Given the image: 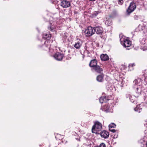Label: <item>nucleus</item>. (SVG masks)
<instances>
[{
  "label": "nucleus",
  "instance_id": "1",
  "mask_svg": "<svg viewBox=\"0 0 147 147\" xmlns=\"http://www.w3.org/2000/svg\"><path fill=\"white\" fill-rule=\"evenodd\" d=\"M102 128L101 124L98 122H96L92 126V131L93 133L98 134V132L100 131Z\"/></svg>",
  "mask_w": 147,
  "mask_h": 147
},
{
  "label": "nucleus",
  "instance_id": "2",
  "mask_svg": "<svg viewBox=\"0 0 147 147\" xmlns=\"http://www.w3.org/2000/svg\"><path fill=\"white\" fill-rule=\"evenodd\" d=\"M84 32L86 36H90L95 33L94 28L91 26H89L86 29Z\"/></svg>",
  "mask_w": 147,
  "mask_h": 147
},
{
  "label": "nucleus",
  "instance_id": "3",
  "mask_svg": "<svg viewBox=\"0 0 147 147\" xmlns=\"http://www.w3.org/2000/svg\"><path fill=\"white\" fill-rule=\"evenodd\" d=\"M136 8L135 3L132 2L130 4L127 10V12L128 15L134 11Z\"/></svg>",
  "mask_w": 147,
  "mask_h": 147
},
{
  "label": "nucleus",
  "instance_id": "4",
  "mask_svg": "<svg viewBox=\"0 0 147 147\" xmlns=\"http://www.w3.org/2000/svg\"><path fill=\"white\" fill-rule=\"evenodd\" d=\"M120 41L121 44L125 47H129L131 45V42L128 40L121 38H120Z\"/></svg>",
  "mask_w": 147,
  "mask_h": 147
},
{
  "label": "nucleus",
  "instance_id": "5",
  "mask_svg": "<svg viewBox=\"0 0 147 147\" xmlns=\"http://www.w3.org/2000/svg\"><path fill=\"white\" fill-rule=\"evenodd\" d=\"M64 55L63 54L58 52L54 55V57L57 60L61 61L63 59Z\"/></svg>",
  "mask_w": 147,
  "mask_h": 147
},
{
  "label": "nucleus",
  "instance_id": "6",
  "mask_svg": "<svg viewBox=\"0 0 147 147\" xmlns=\"http://www.w3.org/2000/svg\"><path fill=\"white\" fill-rule=\"evenodd\" d=\"M94 28L95 32H96L97 34H102L103 30L101 26H98Z\"/></svg>",
  "mask_w": 147,
  "mask_h": 147
},
{
  "label": "nucleus",
  "instance_id": "7",
  "mask_svg": "<svg viewBox=\"0 0 147 147\" xmlns=\"http://www.w3.org/2000/svg\"><path fill=\"white\" fill-rule=\"evenodd\" d=\"M70 5V2L64 0L62 1L61 3V5L63 8H67L69 7Z\"/></svg>",
  "mask_w": 147,
  "mask_h": 147
},
{
  "label": "nucleus",
  "instance_id": "8",
  "mask_svg": "<svg viewBox=\"0 0 147 147\" xmlns=\"http://www.w3.org/2000/svg\"><path fill=\"white\" fill-rule=\"evenodd\" d=\"M141 91V89L140 86H137L136 87L135 89V96L136 97H138L140 94Z\"/></svg>",
  "mask_w": 147,
  "mask_h": 147
},
{
  "label": "nucleus",
  "instance_id": "9",
  "mask_svg": "<svg viewBox=\"0 0 147 147\" xmlns=\"http://www.w3.org/2000/svg\"><path fill=\"white\" fill-rule=\"evenodd\" d=\"M45 44L43 45V49L46 51L49 50L50 49V45L48 41H46L44 43Z\"/></svg>",
  "mask_w": 147,
  "mask_h": 147
},
{
  "label": "nucleus",
  "instance_id": "10",
  "mask_svg": "<svg viewBox=\"0 0 147 147\" xmlns=\"http://www.w3.org/2000/svg\"><path fill=\"white\" fill-rule=\"evenodd\" d=\"M100 135L102 137L106 138L109 137V133L106 131H103L100 132Z\"/></svg>",
  "mask_w": 147,
  "mask_h": 147
},
{
  "label": "nucleus",
  "instance_id": "11",
  "mask_svg": "<svg viewBox=\"0 0 147 147\" xmlns=\"http://www.w3.org/2000/svg\"><path fill=\"white\" fill-rule=\"evenodd\" d=\"M89 66L92 68L97 65V61L96 59L91 60L89 64Z\"/></svg>",
  "mask_w": 147,
  "mask_h": 147
},
{
  "label": "nucleus",
  "instance_id": "12",
  "mask_svg": "<svg viewBox=\"0 0 147 147\" xmlns=\"http://www.w3.org/2000/svg\"><path fill=\"white\" fill-rule=\"evenodd\" d=\"M126 97L127 98H129L130 101L132 102H134L135 101V98L137 97H135V95L134 96H131L129 94H127L126 95Z\"/></svg>",
  "mask_w": 147,
  "mask_h": 147
},
{
  "label": "nucleus",
  "instance_id": "13",
  "mask_svg": "<svg viewBox=\"0 0 147 147\" xmlns=\"http://www.w3.org/2000/svg\"><path fill=\"white\" fill-rule=\"evenodd\" d=\"M51 36V34L49 33H44L43 35V38L45 39L49 40Z\"/></svg>",
  "mask_w": 147,
  "mask_h": 147
},
{
  "label": "nucleus",
  "instance_id": "14",
  "mask_svg": "<svg viewBox=\"0 0 147 147\" xmlns=\"http://www.w3.org/2000/svg\"><path fill=\"white\" fill-rule=\"evenodd\" d=\"M93 69L99 73H101L102 71V69L100 68L99 66L97 65L93 68Z\"/></svg>",
  "mask_w": 147,
  "mask_h": 147
},
{
  "label": "nucleus",
  "instance_id": "15",
  "mask_svg": "<svg viewBox=\"0 0 147 147\" xmlns=\"http://www.w3.org/2000/svg\"><path fill=\"white\" fill-rule=\"evenodd\" d=\"M82 45V42L81 41H78L76 42L74 45V47L76 49H80Z\"/></svg>",
  "mask_w": 147,
  "mask_h": 147
},
{
  "label": "nucleus",
  "instance_id": "16",
  "mask_svg": "<svg viewBox=\"0 0 147 147\" xmlns=\"http://www.w3.org/2000/svg\"><path fill=\"white\" fill-rule=\"evenodd\" d=\"M100 57L101 60L103 61H107L109 59V57L107 54H102L100 55Z\"/></svg>",
  "mask_w": 147,
  "mask_h": 147
},
{
  "label": "nucleus",
  "instance_id": "17",
  "mask_svg": "<svg viewBox=\"0 0 147 147\" xmlns=\"http://www.w3.org/2000/svg\"><path fill=\"white\" fill-rule=\"evenodd\" d=\"M102 13V12L100 10L94 11L92 14V17H95L97 16L99 14Z\"/></svg>",
  "mask_w": 147,
  "mask_h": 147
},
{
  "label": "nucleus",
  "instance_id": "18",
  "mask_svg": "<svg viewBox=\"0 0 147 147\" xmlns=\"http://www.w3.org/2000/svg\"><path fill=\"white\" fill-rule=\"evenodd\" d=\"M108 100L106 96L101 97L99 99V101L100 103H102L104 102H106Z\"/></svg>",
  "mask_w": 147,
  "mask_h": 147
},
{
  "label": "nucleus",
  "instance_id": "19",
  "mask_svg": "<svg viewBox=\"0 0 147 147\" xmlns=\"http://www.w3.org/2000/svg\"><path fill=\"white\" fill-rule=\"evenodd\" d=\"M142 108L140 107V105H138L136 108L134 109V110L135 111H137L138 113L140 112Z\"/></svg>",
  "mask_w": 147,
  "mask_h": 147
},
{
  "label": "nucleus",
  "instance_id": "20",
  "mask_svg": "<svg viewBox=\"0 0 147 147\" xmlns=\"http://www.w3.org/2000/svg\"><path fill=\"white\" fill-rule=\"evenodd\" d=\"M103 76L102 75H100L97 76L96 80L99 82H101L103 79Z\"/></svg>",
  "mask_w": 147,
  "mask_h": 147
},
{
  "label": "nucleus",
  "instance_id": "21",
  "mask_svg": "<svg viewBox=\"0 0 147 147\" xmlns=\"http://www.w3.org/2000/svg\"><path fill=\"white\" fill-rule=\"evenodd\" d=\"M139 143L141 144V147H143L145 144V142L144 139H140L139 142Z\"/></svg>",
  "mask_w": 147,
  "mask_h": 147
},
{
  "label": "nucleus",
  "instance_id": "22",
  "mask_svg": "<svg viewBox=\"0 0 147 147\" xmlns=\"http://www.w3.org/2000/svg\"><path fill=\"white\" fill-rule=\"evenodd\" d=\"M105 24L108 26L111 25L112 24V22L111 20L110 19H109L106 20L105 22Z\"/></svg>",
  "mask_w": 147,
  "mask_h": 147
},
{
  "label": "nucleus",
  "instance_id": "23",
  "mask_svg": "<svg viewBox=\"0 0 147 147\" xmlns=\"http://www.w3.org/2000/svg\"><path fill=\"white\" fill-rule=\"evenodd\" d=\"M107 107L106 106L104 107V111H105L106 112H109L110 111V109H109V107L108 106V105H107Z\"/></svg>",
  "mask_w": 147,
  "mask_h": 147
},
{
  "label": "nucleus",
  "instance_id": "24",
  "mask_svg": "<svg viewBox=\"0 0 147 147\" xmlns=\"http://www.w3.org/2000/svg\"><path fill=\"white\" fill-rule=\"evenodd\" d=\"M116 126V125L114 123H111L110 125H109V127L110 128H112L113 127H115Z\"/></svg>",
  "mask_w": 147,
  "mask_h": 147
},
{
  "label": "nucleus",
  "instance_id": "25",
  "mask_svg": "<svg viewBox=\"0 0 147 147\" xmlns=\"http://www.w3.org/2000/svg\"><path fill=\"white\" fill-rule=\"evenodd\" d=\"M48 28L51 31H55L54 27L53 26H51L50 27H48Z\"/></svg>",
  "mask_w": 147,
  "mask_h": 147
},
{
  "label": "nucleus",
  "instance_id": "26",
  "mask_svg": "<svg viewBox=\"0 0 147 147\" xmlns=\"http://www.w3.org/2000/svg\"><path fill=\"white\" fill-rule=\"evenodd\" d=\"M96 147H106L105 145L103 143H102L100 144V146H97Z\"/></svg>",
  "mask_w": 147,
  "mask_h": 147
},
{
  "label": "nucleus",
  "instance_id": "27",
  "mask_svg": "<svg viewBox=\"0 0 147 147\" xmlns=\"http://www.w3.org/2000/svg\"><path fill=\"white\" fill-rule=\"evenodd\" d=\"M109 129L110 131L113 132L115 133L116 131V130L114 129H112V128H109Z\"/></svg>",
  "mask_w": 147,
  "mask_h": 147
},
{
  "label": "nucleus",
  "instance_id": "28",
  "mask_svg": "<svg viewBox=\"0 0 147 147\" xmlns=\"http://www.w3.org/2000/svg\"><path fill=\"white\" fill-rule=\"evenodd\" d=\"M123 0H118V3L121 5L123 3Z\"/></svg>",
  "mask_w": 147,
  "mask_h": 147
},
{
  "label": "nucleus",
  "instance_id": "29",
  "mask_svg": "<svg viewBox=\"0 0 147 147\" xmlns=\"http://www.w3.org/2000/svg\"><path fill=\"white\" fill-rule=\"evenodd\" d=\"M133 82L134 84L137 85L138 83V81L137 80H134Z\"/></svg>",
  "mask_w": 147,
  "mask_h": 147
},
{
  "label": "nucleus",
  "instance_id": "30",
  "mask_svg": "<svg viewBox=\"0 0 147 147\" xmlns=\"http://www.w3.org/2000/svg\"><path fill=\"white\" fill-rule=\"evenodd\" d=\"M135 65L134 63H133L132 64H131L129 65V66L130 67H132L134 66Z\"/></svg>",
  "mask_w": 147,
  "mask_h": 147
},
{
  "label": "nucleus",
  "instance_id": "31",
  "mask_svg": "<svg viewBox=\"0 0 147 147\" xmlns=\"http://www.w3.org/2000/svg\"><path fill=\"white\" fill-rule=\"evenodd\" d=\"M118 136V135H117L116 136H115V135L113 137V138H117V136Z\"/></svg>",
  "mask_w": 147,
  "mask_h": 147
},
{
  "label": "nucleus",
  "instance_id": "32",
  "mask_svg": "<svg viewBox=\"0 0 147 147\" xmlns=\"http://www.w3.org/2000/svg\"><path fill=\"white\" fill-rule=\"evenodd\" d=\"M89 0L90 1H94L95 0Z\"/></svg>",
  "mask_w": 147,
  "mask_h": 147
},
{
  "label": "nucleus",
  "instance_id": "33",
  "mask_svg": "<svg viewBox=\"0 0 147 147\" xmlns=\"http://www.w3.org/2000/svg\"><path fill=\"white\" fill-rule=\"evenodd\" d=\"M146 147H147V142H146Z\"/></svg>",
  "mask_w": 147,
  "mask_h": 147
}]
</instances>
